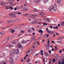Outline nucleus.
Instances as JSON below:
<instances>
[{
	"label": "nucleus",
	"mask_w": 64,
	"mask_h": 64,
	"mask_svg": "<svg viewBox=\"0 0 64 64\" xmlns=\"http://www.w3.org/2000/svg\"><path fill=\"white\" fill-rule=\"evenodd\" d=\"M9 62L11 64H14V62H13V59L12 58H10L9 59Z\"/></svg>",
	"instance_id": "nucleus-1"
},
{
	"label": "nucleus",
	"mask_w": 64,
	"mask_h": 64,
	"mask_svg": "<svg viewBox=\"0 0 64 64\" xmlns=\"http://www.w3.org/2000/svg\"><path fill=\"white\" fill-rule=\"evenodd\" d=\"M50 8L54 10H56L57 9V6H51Z\"/></svg>",
	"instance_id": "nucleus-2"
},
{
	"label": "nucleus",
	"mask_w": 64,
	"mask_h": 64,
	"mask_svg": "<svg viewBox=\"0 0 64 64\" xmlns=\"http://www.w3.org/2000/svg\"><path fill=\"white\" fill-rule=\"evenodd\" d=\"M17 46L18 48H22V46L20 43H18V44Z\"/></svg>",
	"instance_id": "nucleus-3"
},
{
	"label": "nucleus",
	"mask_w": 64,
	"mask_h": 64,
	"mask_svg": "<svg viewBox=\"0 0 64 64\" xmlns=\"http://www.w3.org/2000/svg\"><path fill=\"white\" fill-rule=\"evenodd\" d=\"M11 46H12L10 44L6 46L5 47V48H6V50H7L8 49V47H10Z\"/></svg>",
	"instance_id": "nucleus-4"
},
{
	"label": "nucleus",
	"mask_w": 64,
	"mask_h": 64,
	"mask_svg": "<svg viewBox=\"0 0 64 64\" xmlns=\"http://www.w3.org/2000/svg\"><path fill=\"white\" fill-rule=\"evenodd\" d=\"M55 10H53L52 8H50L49 9V11H50V12H52V13H55Z\"/></svg>",
	"instance_id": "nucleus-5"
},
{
	"label": "nucleus",
	"mask_w": 64,
	"mask_h": 64,
	"mask_svg": "<svg viewBox=\"0 0 64 64\" xmlns=\"http://www.w3.org/2000/svg\"><path fill=\"white\" fill-rule=\"evenodd\" d=\"M15 53L16 54H19V49H17L15 51Z\"/></svg>",
	"instance_id": "nucleus-6"
},
{
	"label": "nucleus",
	"mask_w": 64,
	"mask_h": 64,
	"mask_svg": "<svg viewBox=\"0 0 64 64\" xmlns=\"http://www.w3.org/2000/svg\"><path fill=\"white\" fill-rule=\"evenodd\" d=\"M23 9L24 10V11H27V10H28V7L25 8H24Z\"/></svg>",
	"instance_id": "nucleus-7"
},
{
	"label": "nucleus",
	"mask_w": 64,
	"mask_h": 64,
	"mask_svg": "<svg viewBox=\"0 0 64 64\" xmlns=\"http://www.w3.org/2000/svg\"><path fill=\"white\" fill-rule=\"evenodd\" d=\"M43 51L42 50H41L40 54L42 56H43V55H44V54L43 53Z\"/></svg>",
	"instance_id": "nucleus-8"
},
{
	"label": "nucleus",
	"mask_w": 64,
	"mask_h": 64,
	"mask_svg": "<svg viewBox=\"0 0 64 64\" xmlns=\"http://www.w3.org/2000/svg\"><path fill=\"white\" fill-rule=\"evenodd\" d=\"M40 1H41V0H36L35 2L36 3H39V2H40Z\"/></svg>",
	"instance_id": "nucleus-9"
},
{
	"label": "nucleus",
	"mask_w": 64,
	"mask_h": 64,
	"mask_svg": "<svg viewBox=\"0 0 64 64\" xmlns=\"http://www.w3.org/2000/svg\"><path fill=\"white\" fill-rule=\"evenodd\" d=\"M39 33H40L41 34H42L43 33V31L42 30H40L39 31Z\"/></svg>",
	"instance_id": "nucleus-10"
},
{
	"label": "nucleus",
	"mask_w": 64,
	"mask_h": 64,
	"mask_svg": "<svg viewBox=\"0 0 64 64\" xmlns=\"http://www.w3.org/2000/svg\"><path fill=\"white\" fill-rule=\"evenodd\" d=\"M5 7L7 9H9V8H10V6H5Z\"/></svg>",
	"instance_id": "nucleus-11"
},
{
	"label": "nucleus",
	"mask_w": 64,
	"mask_h": 64,
	"mask_svg": "<svg viewBox=\"0 0 64 64\" xmlns=\"http://www.w3.org/2000/svg\"><path fill=\"white\" fill-rule=\"evenodd\" d=\"M12 21H13L12 20H10L8 21L7 22V23H12Z\"/></svg>",
	"instance_id": "nucleus-12"
},
{
	"label": "nucleus",
	"mask_w": 64,
	"mask_h": 64,
	"mask_svg": "<svg viewBox=\"0 0 64 64\" xmlns=\"http://www.w3.org/2000/svg\"><path fill=\"white\" fill-rule=\"evenodd\" d=\"M32 16L33 17H34V18H35V17H36L37 15H36V14H33L32 15Z\"/></svg>",
	"instance_id": "nucleus-13"
},
{
	"label": "nucleus",
	"mask_w": 64,
	"mask_h": 64,
	"mask_svg": "<svg viewBox=\"0 0 64 64\" xmlns=\"http://www.w3.org/2000/svg\"><path fill=\"white\" fill-rule=\"evenodd\" d=\"M57 42L58 43H60V44L62 43V41H57Z\"/></svg>",
	"instance_id": "nucleus-14"
},
{
	"label": "nucleus",
	"mask_w": 64,
	"mask_h": 64,
	"mask_svg": "<svg viewBox=\"0 0 64 64\" xmlns=\"http://www.w3.org/2000/svg\"><path fill=\"white\" fill-rule=\"evenodd\" d=\"M25 16H27V17H30L31 15L30 14H25Z\"/></svg>",
	"instance_id": "nucleus-15"
},
{
	"label": "nucleus",
	"mask_w": 64,
	"mask_h": 64,
	"mask_svg": "<svg viewBox=\"0 0 64 64\" xmlns=\"http://www.w3.org/2000/svg\"><path fill=\"white\" fill-rule=\"evenodd\" d=\"M27 43V42L23 40L22 42V44L23 43Z\"/></svg>",
	"instance_id": "nucleus-16"
},
{
	"label": "nucleus",
	"mask_w": 64,
	"mask_h": 64,
	"mask_svg": "<svg viewBox=\"0 0 64 64\" xmlns=\"http://www.w3.org/2000/svg\"><path fill=\"white\" fill-rule=\"evenodd\" d=\"M40 15H45V14L43 12H42L41 13H40Z\"/></svg>",
	"instance_id": "nucleus-17"
},
{
	"label": "nucleus",
	"mask_w": 64,
	"mask_h": 64,
	"mask_svg": "<svg viewBox=\"0 0 64 64\" xmlns=\"http://www.w3.org/2000/svg\"><path fill=\"white\" fill-rule=\"evenodd\" d=\"M9 15H10V16H12H12H14V15L13 14H9Z\"/></svg>",
	"instance_id": "nucleus-18"
},
{
	"label": "nucleus",
	"mask_w": 64,
	"mask_h": 64,
	"mask_svg": "<svg viewBox=\"0 0 64 64\" xmlns=\"http://www.w3.org/2000/svg\"><path fill=\"white\" fill-rule=\"evenodd\" d=\"M4 33V31H2L0 33V35H3Z\"/></svg>",
	"instance_id": "nucleus-19"
},
{
	"label": "nucleus",
	"mask_w": 64,
	"mask_h": 64,
	"mask_svg": "<svg viewBox=\"0 0 64 64\" xmlns=\"http://www.w3.org/2000/svg\"><path fill=\"white\" fill-rule=\"evenodd\" d=\"M12 44H16V42L15 41L13 42H12Z\"/></svg>",
	"instance_id": "nucleus-20"
},
{
	"label": "nucleus",
	"mask_w": 64,
	"mask_h": 64,
	"mask_svg": "<svg viewBox=\"0 0 64 64\" xmlns=\"http://www.w3.org/2000/svg\"><path fill=\"white\" fill-rule=\"evenodd\" d=\"M42 24H43V26H45V25H47V24L46 23H43Z\"/></svg>",
	"instance_id": "nucleus-21"
},
{
	"label": "nucleus",
	"mask_w": 64,
	"mask_h": 64,
	"mask_svg": "<svg viewBox=\"0 0 64 64\" xmlns=\"http://www.w3.org/2000/svg\"><path fill=\"white\" fill-rule=\"evenodd\" d=\"M45 54L46 56H49V55L47 54V52H45L44 53Z\"/></svg>",
	"instance_id": "nucleus-22"
},
{
	"label": "nucleus",
	"mask_w": 64,
	"mask_h": 64,
	"mask_svg": "<svg viewBox=\"0 0 64 64\" xmlns=\"http://www.w3.org/2000/svg\"><path fill=\"white\" fill-rule=\"evenodd\" d=\"M11 55L13 56V55H15V54L14 53V52H12L11 54Z\"/></svg>",
	"instance_id": "nucleus-23"
},
{
	"label": "nucleus",
	"mask_w": 64,
	"mask_h": 64,
	"mask_svg": "<svg viewBox=\"0 0 64 64\" xmlns=\"http://www.w3.org/2000/svg\"><path fill=\"white\" fill-rule=\"evenodd\" d=\"M61 2V0H58L57 1V2L58 3H60Z\"/></svg>",
	"instance_id": "nucleus-24"
},
{
	"label": "nucleus",
	"mask_w": 64,
	"mask_h": 64,
	"mask_svg": "<svg viewBox=\"0 0 64 64\" xmlns=\"http://www.w3.org/2000/svg\"><path fill=\"white\" fill-rule=\"evenodd\" d=\"M34 37H32L31 38V41H33L34 40Z\"/></svg>",
	"instance_id": "nucleus-25"
},
{
	"label": "nucleus",
	"mask_w": 64,
	"mask_h": 64,
	"mask_svg": "<svg viewBox=\"0 0 64 64\" xmlns=\"http://www.w3.org/2000/svg\"><path fill=\"white\" fill-rule=\"evenodd\" d=\"M6 62H4L3 63L2 62H0V64H6Z\"/></svg>",
	"instance_id": "nucleus-26"
},
{
	"label": "nucleus",
	"mask_w": 64,
	"mask_h": 64,
	"mask_svg": "<svg viewBox=\"0 0 64 64\" xmlns=\"http://www.w3.org/2000/svg\"><path fill=\"white\" fill-rule=\"evenodd\" d=\"M61 25H62V26H64V22H62Z\"/></svg>",
	"instance_id": "nucleus-27"
},
{
	"label": "nucleus",
	"mask_w": 64,
	"mask_h": 64,
	"mask_svg": "<svg viewBox=\"0 0 64 64\" xmlns=\"http://www.w3.org/2000/svg\"><path fill=\"white\" fill-rule=\"evenodd\" d=\"M46 20L48 21V22H50V21H51V20L49 19H47Z\"/></svg>",
	"instance_id": "nucleus-28"
},
{
	"label": "nucleus",
	"mask_w": 64,
	"mask_h": 64,
	"mask_svg": "<svg viewBox=\"0 0 64 64\" xmlns=\"http://www.w3.org/2000/svg\"><path fill=\"white\" fill-rule=\"evenodd\" d=\"M28 32H30V33L31 32V30L30 29L28 30Z\"/></svg>",
	"instance_id": "nucleus-29"
},
{
	"label": "nucleus",
	"mask_w": 64,
	"mask_h": 64,
	"mask_svg": "<svg viewBox=\"0 0 64 64\" xmlns=\"http://www.w3.org/2000/svg\"><path fill=\"white\" fill-rule=\"evenodd\" d=\"M0 4L1 5H4V2H2Z\"/></svg>",
	"instance_id": "nucleus-30"
},
{
	"label": "nucleus",
	"mask_w": 64,
	"mask_h": 64,
	"mask_svg": "<svg viewBox=\"0 0 64 64\" xmlns=\"http://www.w3.org/2000/svg\"><path fill=\"white\" fill-rule=\"evenodd\" d=\"M58 40H61L62 39V37H59L58 38Z\"/></svg>",
	"instance_id": "nucleus-31"
},
{
	"label": "nucleus",
	"mask_w": 64,
	"mask_h": 64,
	"mask_svg": "<svg viewBox=\"0 0 64 64\" xmlns=\"http://www.w3.org/2000/svg\"><path fill=\"white\" fill-rule=\"evenodd\" d=\"M54 56L56 58V57H58V56H57V54H54Z\"/></svg>",
	"instance_id": "nucleus-32"
},
{
	"label": "nucleus",
	"mask_w": 64,
	"mask_h": 64,
	"mask_svg": "<svg viewBox=\"0 0 64 64\" xmlns=\"http://www.w3.org/2000/svg\"><path fill=\"white\" fill-rule=\"evenodd\" d=\"M46 48L48 50H49V46H46Z\"/></svg>",
	"instance_id": "nucleus-33"
},
{
	"label": "nucleus",
	"mask_w": 64,
	"mask_h": 64,
	"mask_svg": "<svg viewBox=\"0 0 64 64\" xmlns=\"http://www.w3.org/2000/svg\"><path fill=\"white\" fill-rule=\"evenodd\" d=\"M30 59L29 58L27 62V63H29V61H30Z\"/></svg>",
	"instance_id": "nucleus-34"
},
{
	"label": "nucleus",
	"mask_w": 64,
	"mask_h": 64,
	"mask_svg": "<svg viewBox=\"0 0 64 64\" xmlns=\"http://www.w3.org/2000/svg\"><path fill=\"white\" fill-rule=\"evenodd\" d=\"M49 53L50 54H51V51L49 50H48Z\"/></svg>",
	"instance_id": "nucleus-35"
},
{
	"label": "nucleus",
	"mask_w": 64,
	"mask_h": 64,
	"mask_svg": "<svg viewBox=\"0 0 64 64\" xmlns=\"http://www.w3.org/2000/svg\"><path fill=\"white\" fill-rule=\"evenodd\" d=\"M20 9H23V6H20Z\"/></svg>",
	"instance_id": "nucleus-36"
},
{
	"label": "nucleus",
	"mask_w": 64,
	"mask_h": 64,
	"mask_svg": "<svg viewBox=\"0 0 64 64\" xmlns=\"http://www.w3.org/2000/svg\"><path fill=\"white\" fill-rule=\"evenodd\" d=\"M15 32V30H12L11 32L12 33H13V32Z\"/></svg>",
	"instance_id": "nucleus-37"
},
{
	"label": "nucleus",
	"mask_w": 64,
	"mask_h": 64,
	"mask_svg": "<svg viewBox=\"0 0 64 64\" xmlns=\"http://www.w3.org/2000/svg\"><path fill=\"white\" fill-rule=\"evenodd\" d=\"M10 9H11V10H12V9H13V7H10Z\"/></svg>",
	"instance_id": "nucleus-38"
},
{
	"label": "nucleus",
	"mask_w": 64,
	"mask_h": 64,
	"mask_svg": "<svg viewBox=\"0 0 64 64\" xmlns=\"http://www.w3.org/2000/svg\"><path fill=\"white\" fill-rule=\"evenodd\" d=\"M34 11L35 12V11H37V10L36 9H34Z\"/></svg>",
	"instance_id": "nucleus-39"
},
{
	"label": "nucleus",
	"mask_w": 64,
	"mask_h": 64,
	"mask_svg": "<svg viewBox=\"0 0 64 64\" xmlns=\"http://www.w3.org/2000/svg\"><path fill=\"white\" fill-rule=\"evenodd\" d=\"M50 45V44H48V45H46V47H49V45Z\"/></svg>",
	"instance_id": "nucleus-40"
},
{
	"label": "nucleus",
	"mask_w": 64,
	"mask_h": 64,
	"mask_svg": "<svg viewBox=\"0 0 64 64\" xmlns=\"http://www.w3.org/2000/svg\"><path fill=\"white\" fill-rule=\"evenodd\" d=\"M51 42H52V43H55V42L52 40L51 41Z\"/></svg>",
	"instance_id": "nucleus-41"
},
{
	"label": "nucleus",
	"mask_w": 64,
	"mask_h": 64,
	"mask_svg": "<svg viewBox=\"0 0 64 64\" xmlns=\"http://www.w3.org/2000/svg\"><path fill=\"white\" fill-rule=\"evenodd\" d=\"M21 14H22V13H21V12H19V13H18V15Z\"/></svg>",
	"instance_id": "nucleus-42"
},
{
	"label": "nucleus",
	"mask_w": 64,
	"mask_h": 64,
	"mask_svg": "<svg viewBox=\"0 0 64 64\" xmlns=\"http://www.w3.org/2000/svg\"><path fill=\"white\" fill-rule=\"evenodd\" d=\"M39 54H40V53L38 54H36V55H35V56H37V55H39Z\"/></svg>",
	"instance_id": "nucleus-43"
},
{
	"label": "nucleus",
	"mask_w": 64,
	"mask_h": 64,
	"mask_svg": "<svg viewBox=\"0 0 64 64\" xmlns=\"http://www.w3.org/2000/svg\"><path fill=\"white\" fill-rule=\"evenodd\" d=\"M46 32H47L48 31H49V30L48 28H46Z\"/></svg>",
	"instance_id": "nucleus-44"
},
{
	"label": "nucleus",
	"mask_w": 64,
	"mask_h": 64,
	"mask_svg": "<svg viewBox=\"0 0 64 64\" xmlns=\"http://www.w3.org/2000/svg\"><path fill=\"white\" fill-rule=\"evenodd\" d=\"M2 57H5V56H4V54H2Z\"/></svg>",
	"instance_id": "nucleus-45"
},
{
	"label": "nucleus",
	"mask_w": 64,
	"mask_h": 64,
	"mask_svg": "<svg viewBox=\"0 0 64 64\" xmlns=\"http://www.w3.org/2000/svg\"><path fill=\"white\" fill-rule=\"evenodd\" d=\"M10 6H13L14 5L13 4H10Z\"/></svg>",
	"instance_id": "nucleus-46"
},
{
	"label": "nucleus",
	"mask_w": 64,
	"mask_h": 64,
	"mask_svg": "<svg viewBox=\"0 0 64 64\" xmlns=\"http://www.w3.org/2000/svg\"><path fill=\"white\" fill-rule=\"evenodd\" d=\"M17 9H20V8L19 7H17Z\"/></svg>",
	"instance_id": "nucleus-47"
},
{
	"label": "nucleus",
	"mask_w": 64,
	"mask_h": 64,
	"mask_svg": "<svg viewBox=\"0 0 64 64\" xmlns=\"http://www.w3.org/2000/svg\"><path fill=\"white\" fill-rule=\"evenodd\" d=\"M55 49H57V48H57V47L56 46H55Z\"/></svg>",
	"instance_id": "nucleus-48"
},
{
	"label": "nucleus",
	"mask_w": 64,
	"mask_h": 64,
	"mask_svg": "<svg viewBox=\"0 0 64 64\" xmlns=\"http://www.w3.org/2000/svg\"><path fill=\"white\" fill-rule=\"evenodd\" d=\"M59 52L60 53H61L62 52V50H61L59 51Z\"/></svg>",
	"instance_id": "nucleus-49"
},
{
	"label": "nucleus",
	"mask_w": 64,
	"mask_h": 64,
	"mask_svg": "<svg viewBox=\"0 0 64 64\" xmlns=\"http://www.w3.org/2000/svg\"><path fill=\"white\" fill-rule=\"evenodd\" d=\"M53 31H52V32H50V34H53Z\"/></svg>",
	"instance_id": "nucleus-50"
},
{
	"label": "nucleus",
	"mask_w": 64,
	"mask_h": 64,
	"mask_svg": "<svg viewBox=\"0 0 64 64\" xmlns=\"http://www.w3.org/2000/svg\"><path fill=\"white\" fill-rule=\"evenodd\" d=\"M47 32H48V33H50L51 32V31H48Z\"/></svg>",
	"instance_id": "nucleus-51"
},
{
	"label": "nucleus",
	"mask_w": 64,
	"mask_h": 64,
	"mask_svg": "<svg viewBox=\"0 0 64 64\" xmlns=\"http://www.w3.org/2000/svg\"><path fill=\"white\" fill-rule=\"evenodd\" d=\"M31 28L33 30V31H34L35 30V29H34L33 28Z\"/></svg>",
	"instance_id": "nucleus-52"
},
{
	"label": "nucleus",
	"mask_w": 64,
	"mask_h": 64,
	"mask_svg": "<svg viewBox=\"0 0 64 64\" xmlns=\"http://www.w3.org/2000/svg\"><path fill=\"white\" fill-rule=\"evenodd\" d=\"M49 35L48 34L47 35H46L47 37H49Z\"/></svg>",
	"instance_id": "nucleus-53"
},
{
	"label": "nucleus",
	"mask_w": 64,
	"mask_h": 64,
	"mask_svg": "<svg viewBox=\"0 0 64 64\" xmlns=\"http://www.w3.org/2000/svg\"><path fill=\"white\" fill-rule=\"evenodd\" d=\"M51 62H52V61H50L49 62V64H51Z\"/></svg>",
	"instance_id": "nucleus-54"
},
{
	"label": "nucleus",
	"mask_w": 64,
	"mask_h": 64,
	"mask_svg": "<svg viewBox=\"0 0 64 64\" xmlns=\"http://www.w3.org/2000/svg\"><path fill=\"white\" fill-rule=\"evenodd\" d=\"M10 27V25H8L7 26V27L8 28V27Z\"/></svg>",
	"instance_id": "nucleus-55"
},
{
	"label": "nucleus",
	"mask_w": 64,
	"mask_h": 64,
	"mask_svg": "<svg viewBox=\"0 0 64 64\" xmlns=\"http://www.w3.org/2000/svg\"><path fill=\"white\" fill-rule=\"evenodd\" d=\"M58 64H61V63L60 62H58Z\"/></svg>",
	"instance_id": "nucleus-56"
},
{
	"label": "nucleus",
	"mask_w": 64,
	"mask_h": 64,
	"mask_svg": "<svg viewBox=\"0 0 64 64\" xmlns=\"http://www.w3.org/2000/svg\"><path fill=\"white\" fill-rule=\"evenodd\" d=\"M14 10H17V8H14Z\"/></svg>",
	"instance_id": "nucleus-57"
},
{
	"label": "nucleus",
	"mask_w": 64,
	"mask_h": 64,
	"mask_svg": "<svg viewBox=\"0 0 64 64\" xmlns=\"http://www.w3.org/2000/svg\"><path fill=\"white\" fill-rule=\"evenodd\" d=\"M55 59H53L52 60V62H55Z\"/></svg>",
	"instance_id": "nucleus-58"
},
{
	"label": "nucleus",
	"mask_w": 64,
	"mask_h": 64,
	"mask_svg": "<svg viewBox=\"0 0 64 64\" xmlns=\"http://www.w3.org/2000/svg\"><path fill=\"white\" fill-rule=\"evenodd\" d=\"M38 21H35V23H38Z\"/></svg>",
	"instance_id": "nucleus-59"
},
{
	"label": "nucleus",
	"mask_w": 64,
	"mask_h": 64,
	"mask_svg": "<svg viewBox=\"0 0 64 64\" xmlns=\"http://www.w3.org/2000/svg\"><path fill=\"white\" fill-rule=\"evenodd\" d=\"M33 51V50L31 49L30 50V52H31V51Z\"/></svg>",
	"instance_id": "nucleus-60"
},
{
	"label": "nucleus",
	"mask_w": 64,
	"mask_h": 64,
	"mask_svg": "<svg viewBox=\"0 0 64 64\" xmlns=\"http://www.w3.org/2000/svg\"><path fill=\"white\" fill-rule=\"evenodd\" d=\"M21 32L22 33H24V31H23V30H22L21 31Z\"/></svg>",
	"instance_id": "nucleus-61"
},
{
	"label": "nucleus",
	"mask_w": 64,
	"mask_h": 64,
	"mask_svg": "<svg viewBox=\"0 0 64 64\" xmlns=\"http://www.w3.org/2000/svg\"><path fill=\"white\" fill-rule=\"evenodd\" d=\"M38 24H40H40H41V22H40L39 23H38Z\"/></svg>",
	"instance_id": "nucleus-62"
},
{
	"label": "nucleus",
	"mask_w": 64,
	"mask_h": 64,
	"mask_svg": "<svg viewBox=\"0 0 64 64\" xmlns=\"http://www.w3.org/2000/svg\"><path fill=\"white\" fill-rule=\"evenodd\" d=\"M62 57H63V58L64 57V54H63L62 56Z\"/></svg>",
	"instance_id": "nucleus-63"
},
{
	"label": "nucleus",
	"mask_w": 64,
	"mask_h": 64,
	"mask_svg": "<svg viewBox=\"0 0 64 64\" xmlns=\"http://www.w3.org/2000/svg\"><path fill=\"white\" fill-rule=\"evenodd\" d=\"M62 64H64V62H62Z\"/></svg>",
	"instance_id": "nucleus-64"
}]
</instances>
